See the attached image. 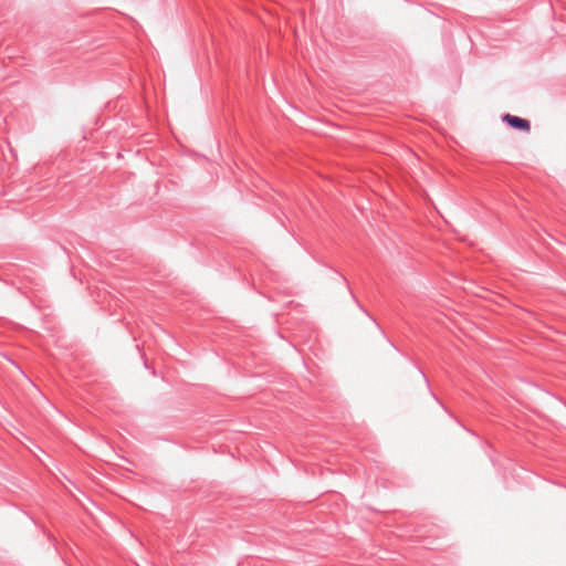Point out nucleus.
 Returning <instances> with one entry per match:
<instances>
[{"mask_svg":"<svg viewBox=\"0 0 566 566\" xmlns=\"http://www.w3.org/2000/svg\"><path fill=\"white\" fill-rule=\"evenodd\" d=\"M502 120L505 122L510 127L521 132H530L531 129V123L527 119L511 115L509 113L503 115Z\"/></svg>","mask_w":566,"mask_h":566,"instance_id":"1","label":"nucleus"}]
</instances>
